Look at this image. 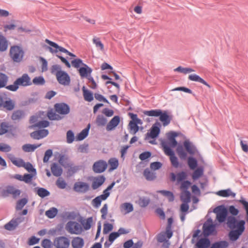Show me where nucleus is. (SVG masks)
I'll list each match as a JSON object with an SVG mask.
<instances>
[{
  "label": "nucleus",
  "instance_id": "56",
  "mask_svg": "<svg viewBox=\"0 0 248 248\" xmlns=\"http://www.w3.org/2000/svg\"><path fill=\"white\" fill-rule=\"evenodd\" d=\"M98 126H104L107 123V119L103 115H98L96 120Z\"/></svg>",
  "mask_w": 248,
  "mask_h": 248
},
{
  "label": "nucleus",
  "instance_id": "41",
  "mask_svg": "<svg viewBox=\"0 0 248 248\" xmlns=\"http://www.w3.org/2000/svg\"><path fill=\"white\" fill-rule=\"evenodd\" d=\"M11 126L8 122H2L0 123V135L7 133Z\"/></svg>",
  "mask_w": 248,
  "mask_h": 248
},
{
  "label": "nucleus",
  "instance_id": "27",
  "mask_svg": "<svg viewBox=\"0 0 248 248\" xmlns=\"http://www.w3.org/2000/svg\"><path fill=\"white\" fill-rule=\"evenodd\" d=\"M210 245V241L206 238H201L195 245L196 248H208Z\"/></svg>",
  "mask_w": 248,
  "mask_h": 248
},
{
  "label": "nucleus",
  "instance_id": "28",
  "mask_svg": "<svg viewBox=\"0 0 248 248\" xmlns=\"http://www.w3.org/2000/svg\"><path fill=\"white\" fill-rule=\"evenodd\" d=\"M188 79L190 80L200 82L203 84L204 85L207 86L208 88H210V86L203 79L201 78L199 76L196 74H191L189 75Z\"/></svg>",
  "mask_w": 248,
  "mask_h": 248
},
{
  "label": "nucleus",
  "instance_id": "34",
  "mask_svg": "<svg viewBox=\"0 0 248 248\" xmlns=\"http://www.w3.org/2000/svg\"><path fill=\"white\" fill-rule=\"evenodd\" d=\"M217 194L220 196L223 197H228L229 196H232L233 198H234L236 194L235 193L232 192L230 189H227L225 190H221L218 191L217 192Z\"/></svg>",
  "mask_w": 248,
  "mask_h": 248
},
{
  "label": "nucleus",
  "instance_id": "20",
  "mask_svg": "<svg viewBox=\"0 0 248 248\" xmlns=\"http://www.w3.org/2000/svg\"><path fill=\"white\" fill-rule=\"evenodd\" d=\"M178 136V134L174 131H170L167 133V137L169 140V145L171 147H176L178 142L175 140V138Z\"/></svg>",
  "mask_w": 248,
  "mask_h": 248
},
{
  "label": "nucleus",
  "instance_id": "10",
  "mask_svg": "<svg viewBox=\"0 0 248 248\" xmlns=\"http://www.w3.org/2000/svg\"><path fill=\"white\" fill-rule=\"evenodd\" d=\"M57 80L58 82L64 86H67L70 84V78L68 74L65 71L63 72H60L58 73L56 77Z\"/></svg>",
  "mask_w": 248,
  "mask_h": 248
},
{
  "label": "nucleus",
  "instance_id": "16",
  "mask_svg": "<svg viewBox=\"0 0 248 248\" xmlns=\"http://www.w3.org/2000/svg\"><path fill=\"white\" fill-rule=\"evenodd\" d=\"M159 117V120L162 122L164 126L169 125L172 120V117L168 114L167 111H162L161 110V114Z\"/></svg>",
  "mask_w": 248,
  "mask_h": 248
},
{
  "label": "nucleus",
  "instance_id": "62",
  "mask_svg": "<svg viewBox=\"0 0 248 248\" xmlns=\"http://www.w3.org/2000/svg\"><path fill=\"white\" fill-rule=\"evenodd\" d=\"M22 167H24L29 172L34 173V174H36V169L33 168L32 164L30 162H24V165Z\"/></svg>",
  "mask_w": 248,
  "mask_h": 248
},
{
  "label": "nucleus",
  "instance_id": "55",
  "mask_svg": "<svg viewBox=\"0 0 248 248\" xmlns=\"http://www.w3.org/2000/svg\"><path fill=\"white\" fill-rule=\"evenodd\" d=\"M17 227V226L16 225L13 219L11 220L8 223H6L4 225L5 229L8 231H13L16 229Z\"/></svg>",
  "mask_w": 248,
  "mask_h": 248
},
{
  "label": "nucleus",
  "instance_id": "63",
  "mask_svg": "<svg viewBox=\"0 0 248 248\" xmlns=\"http://www.w3.org/2000/svg\"><path fill=\"white\" fill-rule=\"evenodd\" d=\"M53 155V152L51 149L47 150L45 153L43 158L44 163H46L48 161L49 158L52 156Z\"/></svg>",
  "mask_w": 248,
  "mask_h": 248
},
{
  "label": "nucleus",
  "instance_id": "17",
  "mask_svg": "<svg viewBox=\"0 0 248 248\" xmlns=\"http://www.w3.org/2000/svg\"><path fill=\"white\" fill-rule=\"evenodd\" d=\"M15 103L10 99L8 101H4L3 97L0 95V107H3L8 110H12L15 108Z\"/></svg>",
  "mask_w": 248,
  "mask_h": 248
},
{
  "label": "nucleus",
  "instance_id": "54",
  "mask_svg": "<svg viewBox=\"0 0 248 248\" xmlns=\"http://www.w3.org/2000/svg\"><path fill=\"white\" fill-rule=\"evenodd\" d=\"M67 160L68 158L65 155H61L59 158V162L64 167H69V164L67 162Z\"/></svg>",
  "mask_w": 248,
  "mask_h": 248
},
{
  "label": "nucleus",
  "instance_id": "12",
  "mask_svg": "<svg viewBox=\"0 0 248 248\" xmlns=\"http://www.w3.org/2000/svg\"><path fill=\"white\" fill-rule=\"evenodd\" d=\"M160 123L156 121L151 128L150 132L147 133V135L152 139L156 138L160 132Z\"/></svg>",
  "mask_w": 248,
  "mask_h": 248
},
{
  "label": "nucleus",
  "instance_id": "46",
  "mask_svg": "<svg viewBox=\"0 0 248 248\" xmlns=\"http://www.w3.org/2000/svg\"><path fill=\"white\" fill-rule=\"evenodd\" d=\"M58 213V210L55 207H52L46 212V215L49 218H54Z\"/></svg>",
  "mask_w": 248,
  "mask_h": 248
},
{
  "label": "nucleus",
  "instance_id": "45",
  "mask_svg": "<svg viewBox=\"0 0 248 248\" xmlns=\"http://www.w3.org/2000/svg\"><path fill=\"white\" fill-rule=\"evenodd\" d=\"M8 80V76L6 74L0 72V88L6 87Z\"/></svg>",
  "mask_w": 248,
  "mask_h": 248
},
{
  "label": "nucleus",
  "instance_id": "47",
  "mask_svg": "<svg viewBox=\"0 0 248 248\" xmlns=\"http://www.w3.org/2000/svg\"><path fill=\"white\" fill-rule=\"evenodd\" d=\"M121 208L125 211V213H130L134 210L132 204L129 202L123 203L121 205Z\"/></svg>",
  "mask_w": 248,
  "mask_h": 248
},
{
  "label": "nucleus",
  "instance_id": "1",
  "mask_svg": "<svg viewBox=\"0 0 248 248\" xmlns=\"http://www.w3.org/2000/svg\"><path fill=\"white\" fill-rule=\"evenodd\" d=\"M245 223L244 220H238L234 216L227 217L226 224L231 230L228 233V237L231 241H236L242 234L245 229Z\"/></svg>",
  "mask_w": 248,
  "mask_h": 248
},
{
  "label": "nucleus",
  "instance_id": "32",
  "mask_svg": "<svg viewBox=\"0 0 248 248\" xmlns=\"http://www.w3.org/2000/svg\"><path fill=\"white\" fill-rule=\"evenodd\" d=\"M41 144H26L22 146V150L25 152H31L35 151L36 149L39 147Z\"/></svg>",
  "mask_w": 248,
  "mask_h": 248
},
{
  "label": "nucleus",
  "instance_id": "52",
  "mask_svg": "<svg viewBox=\"0 0 248 248\" xmlns=\"http://www.w3.org/2000/svg\"><path fill=\"white\" fill-rule=\"evenodd\" d=\"M32 83L35 85H43L45 80L42 76L36 77L33 79Z\"/></svg>",
  "mask_w": 248,
  "mask_h": 248
},
{
  "label": "nucleus",
  "instance_id": "23",
  "mask_svg": "<svg viewBox=\"0 0 248 248\" xmlns=\"http://www.w3.org/2000/svg\"><path fill=\"white\" fill-rule=\"evenodd\" d=\"M120 117L119 116H115L108 123L107 125L106 129L108 131L113 130L120 123Z\"/></svg>",
  "mask_w": 248,
  "mask_h": 248
},
{
  "label": "nucleus",
  "instance_id": "60",
  "mask_svg": "<svg viewBox=\"0 0 248 248\" xmlns=\"http://www.w3.org/2000/svg\"><path fill=\"white\" fill-rule=\"evenodd\" d=\"M75 140V135L74 132L70 130L66 133V141L68 143H72Z\"/></svg>",
  "mask_w": 248,
  "mask_h": 248
},
{
  "label": "nucleus",
  "instance_id": "7",
  "mask_svg": "<svg viewBox=\"0 0 248 248\" xmlns=\"http://www.w3.org/2000/svg\"><path fill=\"white\" fill-rule=\"evenodd\" d=\"M70 244V240L65 236H62L56 237L53 243L55 248H68Z\"/></svg>",
  "mask_w": 248,
  "mask_h": 248
},
{
  "label": "nucleus",
  "instance_id": "13",
  "mask_svg": "<svg viewBox=\"0 0 248 248\" xmlns=\"http://www.w3.org/2000/svg\"><path fill=\"white\" fill-rule=\"evenodd\" d=\"M16 80V83L18 85L24 87L30 86L32 84L31 78L27 74H24L21 77L17 78Z\"/></svg>",
  "mask_w": 248,
  "mask_h": 248
},
{
  "label": "nucleus",
  "instance_id": "21",
  "mask_svg": "<svg viewBox=\"0 0 248 248\" xmlns=\"http://www.w3.org/2000/svg\"><path fill=\"white\" fill-rule=\"evenodd\" d=\"M71 245L73 248H82L84 245V241L81 237H75L72 240Z\"/></svg>",
  "mask_w": 248,
  "mask_h": 248
},
{
  "label": "nucleus",
  "instance_id": "44",
  "mask_svg": "<svg viewBox=\"0 0 248 248\" xmlns=\"http://www.w3.org/2000/svg\"><path fill=\"white\" fill-rule=\"evenodd\" d=\"M130 133L135 134L139 130V126L134 122L130 121L128 124Z\"/></svg>",
  "mask_w": 248,
  "mask_h": 248
},
{
  "label": "nucleus",
  "instance_id": "15",
  "mask_svg": "<svg viewBox=\"0 0 248 248\" xmlns=\"http://www.w3.org/2000/svg\"><path fill=\"white\" fill-rule=\"evenodd\" d=\"M183 145L189 154L191 155H194L198 153V150L196 146L188 140L184 141Z\"/></svg>",
  "mask_w": 248,
  "mask_h": 248
},
{
  "label": "nucleus",
  "instance_id": "36",
  "mask_svg": "<svg viewBox=\"0 0 248 248\" xmlns=\"http://www.w3.org/2000/svg\"><path fill=\"white\" fill-rule=\"evenodd\" d=\"M176 152L182 160H185L187 157V153L185 151L183 146L182 145H178L176 148Z\"/></svg>",
  "mask_w": 248,
  "mask_h": 248
},
{
  "label": "nucleus",
  "instance_id": "38",
  "mask_svg": "<svg viewBox=\"0 0 248 248\" xmlns=\"http://www.w3.org/2000/svg\"><path fill=\"white\" fill-rule=\"evenodd\" d=\"M173 222V218L172 217H170L168 219V225L166 227V234L167 237L169 239H170L173 234V232L171 230V225Z\"/></svg>",
  "mask_w": 248,
  "mask_h": 248
},
{
  "label": "nucleus",
  "instance_id": "2",
  "mask_svg": "<svg viewBox=\"0 0 248 248\" xmlns=\"http://www.w3.org/2000/svg\"><path fill=\"white\" fill-rule=\"evenodd\" d=\"M54 108L55 111L58 114L54 112L53 109L48 111L47 113V116L50 120H61L63 118V117L59 114L66 115L70 112L69 106L64 103H56L54 105Z\"/></svg>",
  "mask_w": 248,
  "mask_h": 248
},
{
  "label": "nucleus",
  "instance_id": "11",
  "mask_svg": "<svg viewBox=\"0 0 248 248\" xmlns=\"http://www.w3.org/2000/svg\"><path fill=\"white\" fill-rule=\"evenodd\" d=\"M2 194L5 196H8L9 194H11L13 198H16L20 195L21 191L19 189H16L13 186H8L6 187V189L3 190Z\"/></svg>",
  "mask_w": 248,
  "mask_h": 248
},
{
  "label": "nucleus",
  "instance_id": "3",
  "mask_svg": "<svg viewBox=\"0 0 248 248\" xmlns=\"http://www.w3.org/2000/svg\"><path fill=\"white\" fill-rule=\"evenodd\" d=\"M24 55V52L21 47L16 45L11 47L9 55L14 62H21Z\"/></svg>",
  "mask_w": 248,
  "mask_h": 248
},
{
  "label": "nucleus",
  "instance_id": "49",
  "mask_svg": "<svg viewBox=\"0 0 248 248\" xmlns=\"http://www.w3.org/2000/svg\"><path fill=\"white\" fill-rule=\"evenodd\" d=\"M187 164L191 170H194L198 165L197 160L193 157H189L187 159Z\"/></svg>",
  "mask_w": 248,
  "mask_h": 248
},
{
  "label": "nucleus",
  "instance_id": "22",
  "mask_svg": "<svg viewBox=\"0 0 248 248\" xmlns=\"http://www.w3.org/2000/svg\"><path fill=\"white\" fill-rule=\"evenodd\" d=\"M78 221L80 222L85 230H88L91 227V224L93 221V219L92 217H90L86 220H85L83 219V217L80 216L78 219Z\"/></svg>",
  "mask_w": 248,
  "mask_h": 248
},
{
  "label": "nucleus",
  "instance_id": "35",
  "mask_svg": "<svg viewBox=\"0 0 248 248\" xmlns=\"http://www.w3.org/2000/svg\"><path fill=\"white\" fill-rule=\"evenodd\" d=\"M25 115L23 110H17L14 111L12 115L11 119L13 121H17L22 119Z\"/></svg>",
  "mask_w": 248,
  "mask_h": 248
},
{
  "label": "nucleus",
  "instance_id": "30",
  "mask_svg": "<svg viewBox=\"0 0 248 248\" xmlns=\"http://www.w3.org/2000/svg\"><path fill=\"white\" fill-rule=\"evenodd\" d=\"M35 192L42 198L50 195V192L47 189L43 187H36L34 189Z\"/></svg>",
  "mask_w": 248,
  "mask_h": 248
},
{
  "label": "nucleus",
  "instance_id": "14",
  "mask_svg": "<svg viewBox=\"0 0 248 248\" xmlns=\"http://www.w3.org/2000/svg\"><path fill=\"white\" fill-rule=\"evenodd\" d=\"M89 189V185L84 182H77L74 184V190L77 192L85 193Z\"/></svg>",
  "mask_w": 248,
  "mask_h": 248
},
{
  "label": "nucleus",
  "instance_id": "18",
  "mask_svg": "<svg viewBox=\"0 0 248 248\" xmlns=\"http://www.w3.org/2000/svg\"><path fill=\"white\" fill-rule=\"evenodd\" d=\"M48 134L47 129H41L33 131L31 133V137L33 139L39 140L46 137Z\"/></svg>",
  "mask_w": 248,
  "mask_h": 248
},
{
  "label": "nucleus",
  "instance_id": "4",
  "mask_svg": "<svg viewBox=\"0 0 248 248\" xmlns=\"http://www.w3.org/2000/svg\"><path fill=\"white\" fill-rule=\"evenodd\" d=\"M45 42L51 46H47L46 48L52 54L56 53L59 51L60 52L65 53L71 57H76L75 54L69 52L65 48L61 46H59L57 43L55 42H53L47 39H46Z\"/></svg>",
  "mask_w": 248,
  "mask_h": 248
},
{
  "label": "nucleus",
  "instance_id": "31",
  "mask_svg": "<svg viewBox=\"0 0 248 248\" xmlns=\"http://www.w3.org/2000/svg\"><path fill=\"white\" fill-rule=\"evenodd\" d=\"M8 42L2 35L0 34V51L3 52L7 49Z\"/></svg>",
  "mask_w": 248,
  "mask_h": 248
},
{
  "label": "nucleus",
  "instance_id": "59",
  "mask_svg": "<svg viewBox=\"0 0 248 248\" xmlns=\"http://www.w3.org/2000/svg\"><path fill=\"white\" fill-rule=\"evenodd\" d=\"M28 199L27 198H22L17 201L16 204V209L21 210L22 208L27 203Z\"/></svg>",
  "mask_w": 248,
  "mask_h": 248
},
{
  "label": "nucleus",
  "instance_id": "25",
  "mask_svg": "<svg viewBox=\"0 0 248 248\" xmlns=\"http://www.w3.org/2000/svg\"><path fill=\"white\" fill-rule=\"evenodd\" d=\"M51 170L53 175L56 177L60 176L62 173V168L56 163H53L51 165Z\"/></svg>",
  "mask_w": 248,
  "mask_h": 248
},
{
  "label": "nucleus",
  "instance_id": "64",
  "mask_svg": "<svg viewBox=\"0 0 248 248\" xmlns=\"http://www.w3.org/2000/svg\"><path fill=\"white\" fill-rule=\"evenodd\" d=\"M52 244L51 241L48 239H44L41 243V246L44 248H51Z\"/></svg>",
  "mask_w": 248,
  "mask_h": 248
},
{
  "label": "nucleus",
  "instance_id": "19",
  "mask_svg": "<svg viewBox=\"0 0 248 248\" xmlns=\"http://www.w3.org/2000/svg\"><path fill=\"white\" fill-rule=\"evenodd\" d=\"M78 72L81 78H87L91 76L92 69L87 64H85L82 67L79 68Z\"/></svg>",
  "mask_w": 248,
  "mask_h": 248
},
{
  "label": "nucleus",
  "instance_id": "24",
  "mask_svg": "<svg viewBox=\"0 0 248 248\" xmlns=\"http://www.w3.org/2000/svg\"><path fill=\"white\" fill-rule=\"evenodd\" d=\"M91 125L89 124L87 127L83 129L79 133H78L76 137V140L77 141H81L85 139L88 135Z\"/></svg>",
  "mask_w": 248,
  "mask_h": 248
},
{
  "label": "nucleus",
  "instance_id": "51",
  "mask_svg": "<svg viewBox=\"0 0 248 248\" xmlns=\"http://www.w3.org/2000/svg\"><path fill=\"white\" fill-rule=\"evenodd\" d=\"M174 71L175 72H178L185 74H186L187 73H189L194 71V70L191 68H184L182 67V66L178 67L177 68L174 69Z\"/></svg>",
  "mask_w": 248,
  "mask_h": 248
},
{
  "label": "nucleus",
  "instance_id": "42",
  "mask_svg": "<svg viewBox=\"0 0 248 248\" xmlns=\"http://www.w3.org/2000/svg\"><path fill=\"white\" fill-rule=\"evenodd\" d=\"M159 192L166 197L169 202H172L174 200V196L172 192L167 190H160Z\"/></svg>",
  "mask_w": 248,
  "mask_h": 248
},
{
  "label": "nucleus",
  "instance_id": "57",
  "mask_svg": "<svg viewBox=\"0 0 248 248\" xmlns=\"http://www.w3.org/2000/svg\"><path fill=\"white\" fill-rule=\"evenodd\" d=\"M108 163L110 166V169L115 170L117 168L119 163L118 160L115 158H111L108 160Z\"/></svg>",
  "mask_w": 248,
  "mask_h": 248
},
{
  "label": "nucleus",
  "instance_id": "58",
  "mask_svg": "<svg viewBox=\"0 0 248 248\" xmlns=\"http://www.w3.org/2000/svg\"><path fill=\"white\" fill-rule=\"evenodd\" d=\"M85 64L83 62L82 60L80 59H76L71 62V65L76 68H78L81 65L83 66Z\"/></svg>",
  "mask_w": 248,
  "mask_h": 248
},
{
  "label": "nucleus",
  "instance_id": "5",
  "mask_svg": "<svg viewBox=\"0 0 248 248\" xmlns=\"http://www.w3.org/2000/svg\"><path fill=\"white\" fill-rule=\"evenodd\" d=\"M162 146L165 154L167 155L170 156V159L171 165L175 168H178L179 166L178 159L175 156L174 152L171 149L170 146L164 142L162 143Z\"/></svg>",
  "mask_w": 248,
  "mask_h": 248
},
{
  "label": "nucleus",
  "instance_id": "53",
  "mask_svg": "<svg viewBox=\"0 0 248 248\" xmlns=\"http://www.w3.org/2000/svg\"><path fill=\"white\" fill-rule=\"evenodd\" d=\"M150 202V199L148 197H140L139 199V204L141 207L147 206Z\"/></svg>",
  "mask_w": 248,
  "mask_h": 248
},
{
  "label": "nucleus",
  "instance_id": "39",
  "mask_svg": "<svg viewBox=\"0 0 248 248\" xmlns=\"http://www.w3.org/2000/svg\"><path fill=\"white\" fill-rule=\"evenodd\" d=\"M191 194L188 190L183 191L181 192L180 199L183 202H190Z\"/></svg>",
  "mask_w": 248,
  "mask_h": 248
},
{
  "label": "nucleus",
  "instance_id": "33",
  "mask_svg": "<svg viewBox=\"0 0 248 248\" xmlns=\"http://www.w3.org/2000/svg\"><path fill=\"white\" fill-rule=\"evenodd\" d=\"M82 91L83 93V95L85 100L88 102H91L93 100V93L91 91L86 89L85 86L82 87Z\"/></svg>",
  "mask_w": 248,
  "mask_h": 248
},
{
  "label": "nucleus",
  "instance_id": "61",
  "mask_svg": "<svg viewBox=\"0 0 248 248\" xmlns=\"http://www.w3.org/2000/svg\"><path fill=\"white\" fill-rule=\"evenodd\" d=\"M166 237L167 234L166 231L165 232H162L158 234L156 236V239L158 242L162 243L168 240H166Z\"/></svg>",
  "mask_w": 248,
  "mask_h": 248
},
{
  "label": "nucleus",
  "instance_id": "6",
  "mask_svg": "<svg viewBox=\"0 0 248 248\" xmlns=\"http://www.w3.org/2000/svg\"><path fill=\"white\" fill-rule=\"evenodd\" d=\"M66 230L71 234H79L82 231L81 226L78 222L68 221L65 226Z\"/></svg>",
  "mask_w": 248,
  "mask_h": 248
},
{
  "label": "nucleus",
  "instance_id": "43",
  "mask_svg": "<svg viewBox=\"0 0 248 248\" xmlns=\"http://www.w3.org/2000/svg\"><path fill=\"white\" fill-rule=\"evenodd\" d=\"M203 174V168L202 167H199L193 172L192 175V179L194 180H197L201 176H202Z\"/></svg>",
  "mask_w": 248,
  "mask_h": 248
},
{
  "label": "nucleus",
  "instance_id": "29",
  "mask_svg": "<svg viewBox=\"0 0 248 248\" xmlns=\"http://www.w3.org/2000/svg\"><path fill=\"white\" fill-rule=\"evenodd\" d=\"M215 230V226L211 224L206 225L205 224L203 226V232L204 236H207L211 234Z\"/></svg>",
  "mask_w": 248,
  "mask_h": 248
},
{
  "label": "nucleus",
  "instance_id": "40",
  "mask_svg": "<svg viewBox=\"0 0 248 248\" xmlns=\"http://www.w3.org/2000/svg\"><path fill=\"white\" fill-rule=\"evenodd\" d=\"M143 113L146 116L158 117L161 114V109H155L150 110H144Z\"/></svg>",
  "mask_w": 248,
  "mask_h": 248
},
{
  "label": "nucleus",
  "instance_id": "26",
  "mask_svg": "<svg viewBox=\"0 0 248 248\" xmlns=\"http://www.w3.org/2000/svg\"><path fill=\"white\" fill-rule=\"evenodd\" d=\"M105 181V177L103 176H100L94 178L93 182L92 187L93 189H96L103 185Z\"/></svg>",
  "mask_w": 248,
  "mask_h": 248
},
{
  "label": "nucleus",
  "instance_id": "48",
  "mask_svg": "<svg viewBox=\"0 0 248 248\" xmlns=\"http://www.w3.org/2000/svg\"><path fill=\"white\" fill-rule=\"evenodd\" d=\"M143 174L147 180H153L155 178V174L148 169L144 170Z\"/></svg>",
  "mask_w": 248,
  "mask_h": 248
},
{
  "label": "nucleus",
  "instance_id": "9",
  "mask_svg": "<svg viewBox=\"0 0 248 248\" xmlns=\"http://www.w3.org/2000/svg\"><path fill=\"white\" fill-rule=\"evenodd\" d=\"M214 212L217 213V219L220 223L227 220V210L225 208H221V206H218L214 209Z\"/></svg>",
  "mask_w": 248,
  "mask_h": 248
},
{
  "label": "nucleus",
  "instance_id": "8",
  "mask_svg": "<svg viewBox=\"0 0 248 248\" xmlns=\"http://www.w3.org/2000/svg\"><path fill=\"white\" fill-rule=\"evenodd\" d=\"M108 164L105 160H99L94 163L93 166V171L96 173H101L107 169Z\"/></svg>",
  "mask_w": 248,
  "mask_h": 248
},
{
  "label": "nucleus",
  "instance_id": "50",
  "mask_svg": "<svg viewBox=\"0 0 248 248\" xmlns=\"http://www.w3.org/2000/svg\"><path fill=\"white\" fill-rule=\"evenodd\" d=\"M51 73L52 74L55 75L56 77H57V74H58L59 73H60V72H63V71L62 70V67L61 65L59 64H54L53 65L50 69Z\"/></svg>",
  "mask_w": 248,
  "mask_h": 248
},
{
  "label": "nucleus",
  "instance_id": "37",
  "mask_svg": "<svg viewBox=\"0 0 248 248\" xmlns=\"http://www.w3.org/2000/svg\"><path fill=\"white\" fill-rule=\"evenodd\" d=\"M229 243L225 240L219 241L213 243L210 248H227Z\"/></svg>",
  "mask_w": 248,
  "mask_h": 248
}]
</instances>
